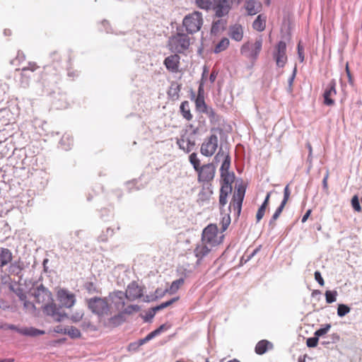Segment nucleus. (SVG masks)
<instances>
[{"label":"nucleus","instance_id":"obj_1","mask_svg":"<svg viewBox=\"0 0 362 362\" xmlns=\"http://www.w3.org/2000/svg\"><path fill=\"white\" fill-rule=\"evenodd\" d=\"M204 23L203 16L201 12L194 11L185 16L182 25L189 34L196 33L200 30Z\"/></svg>","mask_w":362,"mask_h":362},{"label":"nucleus","instance_id":"obj_2","mask_svg":"<svg viewBox=\"0 0 362 362\" xmlns=\"http://www.w3.org/2000/svg\"><path fill=\"white\" fill-rule=\"evenodd\" d=\"M190 45V39L187 34L177 33L170 37L168 47L173 52L182 53L188 49Z\"/></svg>","mask_w":362,"mask_h":362},{"label":"nucleus","instance_id":"obj_3","mask_svg":"<svg viewBox=\"0 0 362 362\" xmlns=\"http://www.w3.org/2000/svg\"><path fill=\"white\" fill-rule=\"evenodd\" d=\"M223 235H218V228L216 225L210 224L206 227L202 233V241L211 247H215L222 241Z\"/></svg>","mask_w":362,"mask_h":362},{"label":"nucleus","instance_id":"obj_4","mask_svg":"<svg viewBox=\"0 0 362 362\" xmlns=\"http://www.w3.org/2000/svg\"><path fill=\"white\" fill-rule=\"evenodd\" d=\"M89 309L98 315H107L110 312V305L107 298H92L88 300Z\"/></svg>","mask_w":362,"mask_h":362},{"label":"nucleus","instance_id":"obj_5","mask_svg":"<svg viewBox=\"0 0 362 362\" xmlns=\"http://www.w3.org/2000/svg\"><path fill=\"white\" fill-rule=\"evenodd\" d=\"M262 47V39L261 37L257 39L254 43L249 42L243 45L240 49L242 54L249 59H255L259 54Z\"/></svg>","mask_w":362,"mask_h":362},{"label":"nucleus","instance_id":"obj_6","mask_svg":"<svg viewBox=\"0 0 362 362\" xmlns=\"http://www.w3.org/2000/svg\"><path fill=\"white\" fill-rule=\"evenodd\" d=\"M218 146V139L216 135L211 134L202 143L200 148L201 153L206 157L212 156Z\"/></svg>","mask_w":362,"mask_h":362},{"label":"nucleus","instance_id":"obj_7","mask_svg":"<svg viewBox=\"0 0 362 362\" xmlns=\"http://www.w3.org/2000/svg\"><path fill=\"white\" fill-rule=\"evenodd\" d=\"M44 313L47 315L50 316L54 321L60 322L66 315L65 313L62 310L61 307H58L54 302L53 300L49 303L42 305Z\"/></svg>","mask_w":362,"mask_h":362},{"label":"nucleus","instance_id":"obj_8","mask_svg":"<svg viewBox=\"0 0 362 362\" xmlns=\"http://www.w3.org/2000/svg\"><path fill=\"white\" fill-rule=\"evenodd\" d=\"M274 59L279 67H284L287 62L286 44L284 41H279L274 47L273 52Z\"/></svg>","mask_w":362,"mask_h":362},{"label":"nucleus","instance_id":"obj_9","mask_svg":"<svg viewBox=\"0 0 362 362\" xmlns=\"http://www.w3.org/2000/svg\"><path fill=\"white\" fill-rule=\"evenodd\" d=\"M57 296L61 307L71 308L76 303V299L75 295L66 289H59L57 291Z\"/></svg>","mask_w":362,"mask_h":362},{"label":"nucleus","instance_id":"obj_10","mask_svg":"<svg viewBox=\"0 0 362 362\" xmlns=\"http://www.w3.org/2000/svg\"><path fill=\"white\" fill-rule=\"evenodd\" d=\"M126 296L124 292L122 291H115L113 293H110L107 299L108 300L110 309L112 306H114L116 310H121L124 306V300Z\"/></svg>","mask_w":362,"mask_h":362},{"label":"nucleus","instance_id":"obj_11","mask_svg":"<svg viewBox=\"0 0 362 362\" xmlns=\"http://www.w3.org/2000/svg\"><path fill=\"white\" fill-rule=\"evenodd\" d=\"M197 172L199 182H209L214 177L215 167L212 163H208L199 168Z\"/></svg>","mask_w":362,"mask_h":362},{"label":"nucleus","instance_id":"obj_12","mask_svg":"<svg viewBox=\"0 0 362 362\" xmlns=\"http://www.w3.org/2000/svg\"><path fill=\"white\" fill-rule=\"evenodd\" d=\"M33 295L36 303L42 304V305H45L52 300V293L42 285L36 288Z\"/></svg>","mask_w":362,"mask_h":362},{"label":"nucleus","instance_id":"obj_13","mask_svg":"<svg viewBox=\"0 0 362 362\" xmlns=\"http://www.w3.org/2000/svg\"><path fill=\"white\" fill-rule=\"evenodd\" d=\"M245 189L239 187L234 193L233 199L230 203L229 210L233 207L234 211H236L237 215L239 216L241 211L242 204L245 197Z\"/></svg>","mask_w":362,"mask_h":362},{"label":"nucleus","instance_id":"obj_14","mask_svg":"<svg viewBox=\"0 0 362 362\" xmlns=\"http://www.w3.org/2000/svg\"><path fill=\"white\" fill-rule=\"evenodd\" d=\"M232 4L226 0H215L212 10L217 17H223L228 13Z\"/></svg>","mask_w":362,"mask_h":362},{"label":"nucleus","instance_id":"obj_15","mask_svg":"<svg viewBox=\"0 0 362 362\" xmlns=\"http://www.w3.org/2000/svg\"><path fill=\"white\" fill-rule=\"evenodd\" d=\"M336 84V81L334 79H332L325 90L323 97L324 103L326 105L330 106L334 103V100L332 99V98L337 94Z\"/></svg>","mask_w":362,"mask_h":362},{"label":"nucleus","instance_id":"obj_16","mask_svg":"<svg viewBox=\"0 0 362 362\" xmlns=\"http://www.w3.org/2000/svg\"><path fill=\"white\" fill-rule=\"evenodd\" d=\"M177 144L180 149L186 153H189L193 150L195 146V141L193 136L185 134L177 140Z\"/></svg>","mask_w":362,"mask_h":362},{"label":"nucleus","instance_id":"obj_17","mask_svg":"<svg viewBox=\"0 0 362 362\" xmlns=\"http://www.w3.org/2000/svg\"><path fill=\"white\" fill-rule=\"evenodd\" d=\"M124 294L127 299L132 301L141 298L143 296V289L139 287L135 282H132L128 285Z\"/></svg>","mask_w":362,"mask_h":362},{"label":"nucleus","instance_id":"obj_18","mask_svg":"<svg viewBox=\"0 0 362 362\" xmlns=\"http://www.w3.org/2000/svg\"><path fill=\"white\" fill-rule=\"evenodd\" d=\"M6 329L15 330L17 332L25 335V336H37L44 334V331L33 328V327H22L18 328L16 326L13 325L5 324Z\"/></svg>","mask_w":362,"mask_h":362},{"label":"nucleus","instance_id":"obj_19","mask_svg":"<svg viewBox=\"0 0 362 362\" xmlns=\"http://www.w3.org/2000/svg\"><path fill=\"white\" fill-rule=\"evenodd\" d=\"M180 57L177 54H172L164 60V65L166 69L173 73H177L179 69Z\"/></svg>","mask_w":362,"mask_h":362},{"label":"nucleus","instance_id":"obj_20","mask_svg":"<svg viewBox=\"0 0 362 362\" xmlns=\"http://www.w3.org/2000/svg\"><path fill=\"white\" fill-rule=\"evenodd\" d=\"M228 35L232 40L240 42L243 38L244 28L240 24L235 23L230 26Z\"/></svg>","mask_w":362,"mask_h":362},{"label":"nucleus","instance_id":"obj_21","mask_svg":"<svg viewBox=\"0 0 362 362\" xmlns=\"http://www.w3.org/2000/svg\"><path fill=\"white\" fill-rule=\"evenodd\" d=\"M245 7L247 14L253 16L260 12L262 9V4L255 0H248L246 1Z\"/></svg>","mask_w":362,"mask_h":362},{"label":"nucleus","instance_id":"obj_22","mask_svg":"<svg viewBox=\"0 0 362 362\" xmlns=\"http://www.w3.org/2000/svg\"><path fill=\"white\" fill-rule=\"evenodd\" d=\"M213 247L209 246L206 243H204L202 241L200 244L197 245L194 249V255L199 259H202L211 250Z\"/></svg>","mask_w":362,"mask_h":362},{"label":"nucleus","instance_id":"obj_23","mask_svg":"<svg viewBox=\"0 0 362 362\" xmlns=\"http://www.w3.org/2000/svg\"><path fill=\"white\" fill-rule=\"evenodd\" d=\"M232 187L228 185H222L220 190L219 196V204L221 206V210L227 203L228 194L231 192Z\"/></svg>","mask_w":362,"mask_h":362},{"label":"nucleus","instance_id":"obj_24","mask_svg":"<svg viewBox=\"0 0 362 362\" xmlns=\"http://www.w3.org/2000/svg\"><path fill=\"white\" fill-rule=\"evenodd\" d=\"M12 259V253L8 249L0 248V267L8 264Z\"/></svg>","mask_w":362,"mask_h":362},{"label":"nucleus","instance_id":"obj_25","mask_svg":"<svg viewBox=\"0 0 362 362\" xmlns=\"http://www.w3.org/2000/svg\"><path fill=\"white\" fill-rule=\"evenodd\" d=\"M267 18L262 14L257 16L252 23V28L257 31L262 32L265 29Z\"/></svg>","mask_w":362,"mask_h":362},{"label":"nucleus","instance_id":"obj_26","mask_svg":"<svg viewBox=\"0 0 362 362\" xmlns=\"http://www.w3.org/2000/svg\"><path fill=\"white\" fill-rule=\"evenodd\" d=\"M201 92L202 88L199 87V93L195 100L196 107L199 111L208 113L207 106L205 103L204 96Z\"/></svg>","mask_w":362,"mask_h":362},{"label":"nucleus","instance_id":"obj_27","mask_svg":"<svg viewBox=\"0 0 362 362\" xmlns=\"http://www.w3.org/2000/svg\"><path fill=\"white\" fill-rule=\"evenodd\" d=\"M272 348V344L267 340H262L259 341L255 346V352L257 354H264L269 349Z\"/></svg>","mask_w":362,"mask_h":362},{"label":"nucleus","instance_id":"obj_28","mask_svg":"<svg viewBox=\"0 0 362 362\" xmlns=\"http://www.w3.org/2000/svg\"><path fill=\"white\" fill-rule=\"evenodd\" d=\"M270 194H271V192L267 193V196H266V197L264 199V202L260 206V207L259 208V209H258V211L257 212L256 218H257V222H259L263 218V216L264 215L266 209H267V207L268 206V204H269V200Z\"/></svg>","mask_w":362,"mask_h":362},{"label":"nucleus","instance_id":"obj_29","mask_svg":"<svg viewBox=\"0 0 362 362\" xmlns=\"http://www.w3.org/2000/svg\"><path fill=\"white\" fill-rule=\"evenodd\" d=\"M180 111L182 116L188 121L191 120L192 115L190 113L189 104L188 101H184L181 103Z\"/></svg>","mask_w":362,"mask_h":362},{"label":"nucleus","instance_id":"obj_30","mask_svg":"<svg viewBox=\"0 0 362 362\" xmlns=\"http://www.w3.org/2000/svg\"><path fill=\"white\" fill-rule=\"evenodd\" d=\"M215 0H195L196 5L201 9L212 10Z\"/></svg>","mask_w":362,"mask_h":362},{"label":"nucleus","instance_id":"obj_31","mask_svg":"<svg viewBox=\"0 0 362 362\" xmlns=\"http://www.w3.org/2000/svg\"><path fill=\"white\" fill-rule=\"evenodd\" d=\"M184 281L185 280L183 278H180L179 279L173 281L170 288L166 289L165 291L170 294L176 293L180 288V287L184 284Z\"/></svg>","mask_w":362,"mask_h":362},{"label":"nucleus","instance_id":"obj_32","mask_svg":"<svg viewBox=\"0 0 362 362\" xmlns=\"http://www.w3.org/2000/svg\"><path fill=\"white\" fill-rule=\"evenodd\" d=\"M226 25V22L224 20L220 19L213 23L211 27V33H218L221 30H223Z\"/></svg>","mask_w":362,"mask_h":362},{"label":"nucleus","instance_id":"obj_33","mask_svg":"<svg viewBox=\"0 0 362 362\" xmlns=\"http://www.w3.org/2000/svg\"><path fill=\"white\" fill-rule=\"evenodd\" d=\"M221 176L223 182L222 185L231 186V184L234 180L233 173H230V172H223V173H221Z\"/></svg>","mask_w":362,"mask_h":362},{"label":"nucleus","instance_id":"obj_34","mask_svg":"<svg viewBox=\"0 0 362 362\" xmlns=\"http://www.w3.org/2000/svg\"><path fill=\"white\" fill-rule=\"evenodd\" d=\"M64 334H67L71 338H78L81 337V332L78 329L75 327H67L64 329Z\"/></svg>","mask_w":362,"mask_h":362},{"label":"nucleus","instance_id":"obj_35","mask_svg":"<svg viewBox=\"0 0 362 362\" xmlns=\"http://www.w3.org/2000/svg\"><path fill=\"white\" fill-rule=\"evenodd\" d=\"M229 45V40L227 38H223L215 47L214 52L219 53L225 50Z\"/></svg>","mask_w":362,"mask_h":362},{"label":"nucleus","instance_id":"obj_36","mask_svg":"<svg viewBox=\"0 0 362 362\" xmlns=\"http://www.w3.org/2000/svg\"><path fill=\"white\" fill-rule=\"evenodd\" d=\"M60 144L64 150L67 151L71 148L72 139L69 135H64L61 139Z\"/></svg>","mask_w":362,"mask_h":362},{"label":"nucleus","instance_id":"obj_37","mask_svg":"<svg viewBox=\"0 0 362 362\" xmlns=\"http://www.w3.org/2000/svg\"><path fill=\"white\" fill-rule=\"evenodd\" d=\"M351 310V308L345 304H339L337 308V315L342 317L347 315Z\"/></svg>","mask_w":362,"mask_h":362},{"label":"nucleus","instance_id":"obj_38","mask_svg":"<svg viewBox=\"0 0 362 362\" xmlns=\"http://www.w3.org/2000/svg\"><path fill=\"white\" fill-rule=\"evenodd\" d=\"M338 293L337 291H327L325 298L327 303H332L336 301Z\"/></svg>","mask_w":362,"mask_h":362},{"label":"nucleus","instance_id":"obj_39","mask_svg":"<svg viewBox=\"0 0 362 362\" xmlns=\"http://www.w3.org/2000/svg\"><path fill=\"white\" fill-rule=\"evenodd\" d=\"M230 165V158L228 155L226 156L220 168L221 173L223 172H229V168Z\"/></svg>","mask_w":362,"mask_h":362},{"label":"nucleus","instance_id":"obj_40","mask_svg":"<svg viewBox=\"0 0 362 362\" xmlns=\"http://www.w3.org/2000/svg\"><path fill=\"white\" fill-rule=\"evenodd\" d=\"M189 161L191 164L193 165L194 170L197 171L199 168L200 165V160L197 156V154L195 153H192L189 156Z\"/></svg>","mask_w":362,"mask_h":362},{"label":"nucleus","instance_id":"obj_41","mask_svg":"<svg viewBox=\"0 0 362 362\" xmlns=\"http://www.w3.org/2000/svg\"><path fill=\"white\" fill-rule=\"evenodd\" d=\"M330 328H331V325L326 324L323 327L316 330L315 332L314 335L316 336L319 339L320 337H322V336L325 335V334H327L328 332V331L330 329Z\"/></svg>","mask_w":362,"mask_h":362},{"label":"nucleus","instance_id":"obj_42","mask_svg":"<svg viewBox=\"0 0 362 362\" xmlns=\"http://www.w3.org/2000/svg\"><path fill=\"white\" fill-rule=\"evenodd\" d=\"M221 223L222 230H226L230 223V217L229 214L227 213L223 216Z\"/></svg>","mask_w":362,"mask_h":362},{"label":"nucleus","instance_id":"obj_43","mask_svg":"<svg viewBox=\"0 0 362 362\" xmlns=\"http://www.w3.org/2000/svg\"><path fill=\"white\" fill-rule=\"evenodd\" d=\"M284 206H285V205L281 204L280 206L276 209V211L273 214V216L269 221L270 225L272 224L273 222H274L279 217Z\"/></svg>","mask_w":362,"mask_h":362},{"label":"nucleus","instance_id":"obj_44","mask_svg":"<svg viewBox=\"0 0 362 362\" xmlns=\"http://www.w3.org/2000/svg\"><path fill=\"white\" fill-rule=\"evenodd\" d=\"M177 299H178V298H173L170 299V300L162 303L160 305L156 306L155 310H157L158 311L160 310L170 306V305H172L175 301H177Z\"/></svg>","mask_w":362,"mask_h":362},{"label":"nucleus","instance_id":"obj_45","mask_svg":"<svg viewBox=\"0 0 362 362\" xmlns=\"http://www.w3.org/2000/svg\"><path fill=\"white\" fill-rule=\"evenodd\" d=\"M180 90V86L177 83H173L168 91V94L173 97L178 96V93Z\"/></svg>","mask_w":362,"mask_h":362},{"label":"nucleus","instance_id":"obj_46","mask_svg":"<svg viewBox=\"0 0 362 362\" xmlns=\"http://www.w3.org/2000/svg\"><path fill=\"white\" fill-rule=\"evenodd\" d=\"M20 299L23 301L24 308L28 310H33L35 309V305L33 303L25 300V296L22 294L20 296Z\"/></svg>","mask_w":362,"mask_h":362},{"label":"nucleus","instance_id":"obj_47","mask_svg":"<svg viewBox=\"0 0 362 362\" xmlns=\"http://www.w3.org/2000/svg\"><path fill=\"white\" fill-rule=\"evenodd\" d=\"M81 327L85 330L95 331L97 329L95 325L86 320L83 321Z\"/></svg>","mask_w":362,"mask_h":362},{"label":"nucleus","instance_id":"obj_48","mask_svg":"<svg viewBox=\"0 0 362 362\" xmlns=\"http://www.w3.org/2000/svg\"><path fill=\"white\" fill-rule=\"evenodd\" d=\"M140 310V307L137 305H131L127 306L124 310V313L126 314H132L133 313L138 312Z\"/></svg>","mask_w":362,"mask_h":362},{"label":"nucleus","instance_id":"obj_49","mask_svg":"<svg viewBox=\"0 0 362 362\" xmlns=\"http://www.w3.org/2000/svg\"><path fill=\"white\" fill-rule=\"evenodd\" d=\"M297 49H298V56L299 61L300 62H303L304 61V59H305L304 47L301 45V42L300 41L298 44Z\"/></svg>","mask_w":362,"mask_h":362},{"label":"nucleus","instance_id":"obj_50","mask_svg":"<svg viewBox=\"0 0 362 362\" xmlns=\"http://www.w3.org/2000/svg\"><path fill=\"white\" fill-rule=\"evenodd\" d=\"M351 206L354 208V209L356 211H361V207L359 204L358 199L357 196H354L351 199Z\"/></svg>","mask_w":362,"mask_h":362},{"label":"nucleus","instance_id":"obj_51","mask_svg":"<svg viewBox=\"0 0 362 362\" xmlns=\"http://www.w3.org/2000/svg\"><path fill=\"white\" fill-rule=\"evenodd\" d=\"M37 68V66L36 65L35 63H33V62H30L28 64V66H25V67H23L22 69V76H25V74H24L26 71H34Z\"/></svg>","mask_w":362,"mask_h":362},{"label":"nucleus","instance_id":"obj_52","mask_svg":"<svg viewBox=\"0 0 362 362\" xmlns=\"http://www.w3.org/2000/svg\"><path fill=\"white\" fill-rule=\"evenodd\" d=\"M319 339L315 336L307 339L306 344L308 347H315L317 345Z\"/></svg>","mask_w":362,"mask_h":362},{"label":"nucleus","instance_id":"obj_53","mask_svg":"<svg viewBox=\"0 0 362 362\" xmlns=\"http://www.w3.org/2000/svg\"><path fill=\"white\" fill-rule=\"evenodd\" d=\"M290 197V189L288 185H286L284 190V199L281 202V204L286 205Z\"/></svg>","mask_w":362,"mask_h":362},{"label":"nucleus","instance_id":"obj_54","mask_svg":"<svg viewBox=\"0 0 362 362\" xmlns=\"http://www.w3.org/2000/svg\"><path fill=\"white\" fill-rule=\"evenodd\" d=\"M151 339V338L149 337V335H146L144 338L143 339H139L136 343L135 344H132L130 346H136V347H139L140 346H142L144 345V344H146V342L149 341Z\"/></svg>","mask_w":362,"mask_h":362},{"label":"nucleus","instance_id":"obj_55","mask_svg":"<svg viewBox=\"0 0 362 362\" xmlns=\"http://www.w3.org/2000/svg\"><path fill=\"white\" fill-rule=\"evenodd\" d=\"M83 315V313L81 311L76 312L71 315V320L74 322H77L82 319Z\"/></svg>","mask_w":362,"mask_h":362},{"label":"nucleus","instance_id":"obj_56","mask_svg":"<svg viewBox=\"0 0 362 362\" xmlns=\"http://www.w3.org/2000/svg\"><path fill=\"white\" fill-rule=\"evenodd\" d=\"M315 280L318 282V284L320 285V286H323L324 284H325V281L321 276V274L319 271H316L315 272Z\"/></svg>","mask_w":362,"mask_h":362},{"label":"nucleus","instance_id":"obj_57","mask_svg":"<svg viewBox=\"0 0 362 362\" xmlns=\"http://www.w3.org/2000/svg\"><path fill=\"white\" fill-rule=\"evenodd\" d=\"M157 311H158L157 310H155V307L153 308L151 310H149L146 313V317H145V320L148 321V320L152 319L154 317V315Z\"/></svg>","mask_w":362,"mask_h":362},{"label":"nucleus","instance_id":"obj_58","mask_svg":"<svg viewBox=\"0 0 362 362\" xmlns=\"http://www.w3.org/2000/svg\"><path fill=\"white\" fill-rule=\"evenodd\" d=\"M328 177H329V175H328V173H327L322 180V187H323V189L325 190L327 194H328V183H327Z\"/></svg>","mask_w":362,"mask_h":362},{"label":"nucleus","instance_id":"obj_59","mask_svg":"<svg viewBox=\"0 0 362 362\" xmlns=\"http://www.w3.org/2000/svg\"><path fill=\"white\" fill-rule=\"evenodd\" d=\"M160 333V329H155L154 331L150 332L148 334L149 335V337L151 338V339H153L155 337H156L157 335H158Z\"/></svg>","mask_w":362,"mask_h":362},{"label":"nucleus","instance_id":"obj_60","mask_svg":"<svg viewBox=\"0 0 362 362\" xmlns=\"http://www.w3.org/2000/svg\"><path fill=\"white\" fill-rule=\"evenodd\" d=\"M310 214H311V210L310 209H309V210H308L306 211V213L303 215V218L301 219L302 223H305L308 220V218L310 216Z\"/></svg>","mask_w":362,"mask_h":362},{"label":"nucleus","instance_id":"obj_61","mask_svg":"<svg viewBox=\"0 0 362 362\" xmlns=\"http://www.w3.org/2000/svg\"><path fill=\"white\" fill-rule=\"evenodd\" d=\"M346 72L347 76L349 78V82L350 83H352L351 75L350 71L349 69L348 64H346Z\"/></svg>","mask_w":362,"mask_h":362},{"label":"nucleus","instance_id":"obj_62","mask_svg":"<svg viewBox=\"0 0 362 362\" xmlns=\"http://www.w3.org/2000/svg\"><path fill=\"white\" fill-rule=\"evenodd\" d=\"M216 76H217V74L215 72V71H212L211 75H210V77H209V79H210V81L211 83H214V81L216 80Z\"/></svg>","mask_w":362,"mask_h":362},{"label":"nucleus","instance_id":"obj_63","mask_svg":"<svg viewBox=\"0 0 362 362\" xmlns=\"http://www.w3.org/2000/svg\"><path fill=\"white\" fill-rule=\"evenodd\" d=\"M102 23H103V25H104V27H105V30L107 33H110V32H111V31H110V28H108V26H107V25H108V22H107V21H103Z\"/></svg>","mask_w":362,"mask_h":362},{"label":"nucleus","instance_id":"obj_64","mask_svg":"<svg viewBox=\"0 0 362 362\" xmlns=\"http://www.w3.org/2000/svg\"><path fill=\"white\" fill-rule=\"evenodd\" d=\"M0 362H14L13 358H5L3 360H0Z\"/></svg>","mask_w":362,"mask_h":362}]
</instances>
